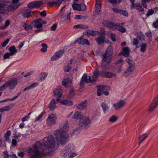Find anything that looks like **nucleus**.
I'll return each instance as SVG.
<instances>
[{"mask_svg":"<svg viewBox=\"0 0 158 158\" xmlns=\"http://www.w3.org/2000/svg\"><path fill=\"white\" fill-rule=\"evenodd\" d=\"M103 92H104V91H102L101 89H98L97 92V95L98 96H100L103 94Z\"/></svg>","mask_w":158,"mask_h":158,"instance_id":"69168bd1","label":"nucleus"},{"mask_svg":"<svg viewBox=\"0 0 158 158\" xmlns=\"http://www.w3.org/2000/svg\"><path fill=\"white\" fill-rule=\"evenodd\" d=\"M13 105L14 104H10L8 106H4L2 107V108L4 111H8L10 110L11 109V108L13 107Z\"/></svg>","mask_w":158,"mask_h":158,"instance_id":"4c0bfd02","label":"nucleus"},{"mask_svg":"<svg viewBox=\"0 0 158 158\" xmlns=\"http://www.w3.org/2000/svg\"><path fill=\"white\" fill-rule=\"evenodd\" d=\"M5 5L0 3V13H5L6 10L5 9Z\"/></svg>","mask_w":158,"mask_h":158,"instance_id":"c9c22d12","label":"nucleus"},{"mask_svg":"<svg viewBox=\"0 0 158 158\" xmlns=\"http://www.w3.org/2000/svg\"><path fill=\"white\" fill-rule=\"evenodd\" d=\"M123 60L121 59L115 61L114 64L116 65L119 64L122 65H123Z\"/></svg>","mask_w":158,"mask_h":158,"instance_id":"5fc2aeb1","label":"nucleus"},{"mask_svg":"<svg viewBox=\"0 0 158 158\" xmlns=\"http://www.w3.org/2000/svg\"><path fill=\"white\" fill-rule=\"evenodd\" d=\"M87 101L86 100L81 102L77 106V108L80 110H83L86 107Z\"/></svg>","mask_w":158,"mask_h":158,"instance_id":"393cba45","label":"nucleus"},{"mask_svg":"<svg viewBox=\"0 0 158 158\" xmlns=\"http://www.w3.org/2000/svg\"><path fill=\"white\" fill-rule=\"evenodd\" d=\"M118 119V118L117 117L113 115L110 118L109 121L111 123H113L116 122L117 120Z\"/></svg>","mask_w":158,"mask_h":158,"instance_id":"f704fd0d","label":"nucleus"},{"mask_svg":"<svg viewBox=\"0 0 158 158\" xmlns=\"http://www.w3.org/2000/svg\"><path fill=\"white\" fill-rule=\"evenodd\" d=\"M99 33V32L98 31H94L91 30H88L83 32V34L86 35L95 36L98 35Z\"/></svg>","mask_w":158,"mask_h":158,"instance_id":"f8f14e48","label":"nucleus"},{"mask_svg":"<svg viewBox=\"0 0 158 158\" xmlns=\"http://www.w3.org/2000/svg\"><path fill=\"white\" fill-rule=\"evenodd\" d=\"M98 44H99L102 45L104 43H108L109 42L108 40H96Z\"/></svg>","mask_w":158,"mask_h":158,"instance_id":"603ef678","label":"nucleus"},{"mask_svg":"<svg viewBox=\"0 0 158 158\" xmlns=\"http://www.w3.org/2000/svg\"><path fill=\"white\" fill-rule=\"evenodd\" d=\"M76 44L82 45H89V43L88 40H76L74 42V44Z\"/></svg>","mask_w":158,"mask_h":158,"instance_id":"bb28decb","label":"nucleus"},{"mask_svg":"<svg viewBox=\"0 0 158 158\" xmlns=\"http://www.w3.org/2000/svg\"><path fill=\"white\" fill-rule=\"evenodd\" d=\"M33 11H31L28 10H25L22 12V16L25 18H28L30 17L31 14H33Z\"/></svg>","mask_w":158,"mask_h":158,"instance_id":"f3484780","label":"nucleus"},{"mask_svg":"<svg viewBox=\"0 0 158 158\" xmlns=\"http://www.w3.org/2000/svg\"><path fill=\"white\" fill-rule=\"evenodd\" d=\"M45 114V112H43L41 113V114L39 115L36 119L35 120L36 121H39L41 118Z\"/></svg>","mask_w":158,"mask_h":158,"instance_id":"0e129e2a","label":"nucleus"},{"mask_svg":"<svg viewBox=\"0 0 158 158\" xmlns=\"http://www.w3.org/2000/svg\"><path fill=\"white\" fill-rule=\"evenodd\" d=\"M71 81L69 78L64 79L62 82V84L63 85L66 87H68L70 85Z\"/></svg>","mask_w":158,"mask_h":158,"instance_id":"4be33fe9","label":"nucleus"},{"mask_svg":"<svg viewBox=\"0 0 158 158\" xmlns=\"http://www.w3.org/2000/svg\"><path fill=\"white\" fill-rule=\"evenodd\" d=\"M69 128V123L66 122L64 124L61 125L60 129L54 131L56 140L60 142L61 144L65 143L68 140V136L67 131Z\"/></svg>","mask_w":158,"mask_h":158,"instance_id":"f03ea898","label":"nucleus"},{"mask_svg":"<svg viewBox=\"0 0 158 158\" xmlns=\"http://www.w3.org/2000/svg\"><path fill=\"white\" fill-rule=\"evenodd\" d=\"M57 25L56 23L54 24L51 27V31H54L56 30L57 28Z\"/></svg>","mask_w":158,"mask_h":158,"instance_id":"680f3d73","label":"nucleus"},{"mask_svg":"<svg viewBox=\"0 0 158 158\" xmlns=\"http://www.w3.org/2000/svg\"><path fill=\"white\" fill-rule=\"evenodd\" d=\"M90 120L87 117H84L81 118L79 123V126L83 129H86L89 127Z\"/></svg>","mask_w":158,"mask_h":158,"instance_id":"39448f33","label":"nucleus"},{"mask_svg":"<svg viewBox=\"0 0 158 158\" xmlns=\"http://www.w3.org/2000/svg\"><path fill=\"white\" fill-rule=\"evenodd\" d=\"M10 24V22L9 20H7L5 22L4 25H3L2 26L0 27V29H4L6 28L8 26H9Z\"/></svg>","mask_w":158,"mask_h":158,"instance_id":"ea45409f","label":"nucleus"},{"mask_svg":"<svg viewBox=\"0 0 158 158\" xmlns=\"http://www.w3.org/2000/svg\"><path fill=\"white\" fill-rule=\"evenodd\" d=\"M123 23H116L115 30H117L122 33L125 32L126 31V29L123 27Z\"/></svg>","mask_w":158,"mask_h":158,"instance_id":"ddd939ff","label":"nucleus"},{"mask_svg":"<svg viewBox=\"0 0 158 158\" xmlns=\"http://www.w3.org/2000/svg\"><path fill=\"white\" fill-rule=\"evenodd\" d=\"M11 132L10 131H7L4 135V138L6 140H9V137L11 135Z\"/></svg>","mask_w":158,"mask_h":158,"instance_id":"c03bdc74","label":"nucleus"},{"mask_svg":"<svg viewBox=\"0 0 158 158\" xmlns=\"http://www.w3.org/2000/svg\"><path fill=\"white\" fill-rule=\"evenodd\" d=\"M102 72L99 71L98 70H96L94 73V75L92 78L94 82L95 81L99 75L101 76Z\"/></svg>","mask_w":158,"mask_h":158,"instance_id":"6ab92c4d","label":"nucleus"},{"mask_svg":"<svg viewBox=\"0 0 158 158\" xmlns=\"http://www.w3.org/2000/svg\"><path fill=\"white\" fill-rule=\"evenodd\" d=\"M110 22L108 20H104L102 22V24L104 26L108 27Z\"/></svg>","mask_w":158,"mask_h":158,"instance_id":"4d7b16f0","label":"nucleus"},{"mask_svg":"<svg viewBox=\"0 0 158 158\" xmlns=\"http://www.w3.org/2000/svg\"><path fill=\"white\" fill-rule=\"evenodd\" d=\"M43 141V143H41L42 146L45 153L47 155H52L54 151L58 148L59 146L58 142H60L57 141L52 135H48L44 138Z\"/></svg>","mask_w":158,"mask_h":158,"instance_id":"f257e3e1","label":"nucleus"},{"mask_svg":"<svg viewBox=\"0 0 158 158\" xmlns=\"http://www.w3.org/2000/svg\"><path fill=\"white\" fill-rule=\"evenodd\" d=\"M112 54V47L110 45L107 49L105 53L102 55V62L110 63L111 60Z\"/></svg>","mask_w":158,"mask_h":158,"instance_id":"20e7f679","label":"nucleus"},{"mask_svg":"<svg viewBox=\"0 0 158 158\" xmlns=\"http://www.w3.org/2000/svg\"><path fill=\"white\" fill-rule=\"evenodd\" d=\"M134 8H135L139 11L142 12L144 11V9L139 3H136L133 6V9Z\"/></svg>","mask_w":158,"mask_h":158,"instance_id":"c85d7f7f","label":"nucleus"},{"mask_svg":"<svg viewBox=\"0 0 158 158\" xmlns=\"http://www.w3.org/2000/svg\"><path fill=\"white\" fill-rule=\"evenodd\" d=\"M4 155L3 158H9V157H11V156H10L8 154V152L7 151H5L3 152Z\"/></svg>","mask_w":158,"mask_h":158,"instance_id":"bf43d9fd","label":"nucleus"},{"mask_svg":"<svg viewBox=\"0 0 158 158\" xmlns=\"http://www.w3.org/2000/svg\"><path fill=\"white\" fill-rule=\"evenodd\" d=\"M122 0H108V2L114 4H119Z\"/></svg>","mask_w":158,"mask_h":158,"instance_id":"8fccbe9b","label":"nucleus"},{"mask_svg":"<svg viewBox=\"0 0 158 158\" xmlns=\"http://www.w3.org/2000/svg\"><path fill=\"white\" fill-rule=\"evenodd\" d=\"M61 103L67 106H70L73 104L72 101L68 100H62L60 101Z\"/></svg>","mask_w":158,"mask_h":158,"instance_id":"c756f323","label":"nucleus"},{"mask_svg":"<svg viewBox=\"0 0 158 158\" xmlns=\"http://www.w3.org/2000/svg\"><path fill=\"white\" fill-rule=\"evenodd\" d=\"M10 56V53L8 52H7L4 55L3 58L4 59H6L9 58Z\"/></svg>","mask_w":158,"mask_h":158,"instance_id":"774afa93","label":"nucleus"},{"mask_svg":"<svg viewBox=\"0 0 158 158\" xmlns=\"http://www.w3.org/2000/svg\"><path fill=\"white\" fill-rule=\"evenodd\" d=\"M42 48L41 49V51L42 52H45L47 50V46L45 44H42Z\"/></svg>","mask_w":158,"mask_h":158,"instance_id":"09e8293b","label":"nucleus"},{"mask_svg":"<svg viewBox=\"0 0 158 158\" xmlns=\"http://www.w3.org/2000/svg\"><path fill=\"white\" fill-rule=\"evenodd\" d=\"M57 103L56 100L55 101L54 99H52L50 103L48 105V107L50 109V110H54L56 107V103Z\"/></svg>","mask_w":158,"mask_h":158,"instance_id":"aec40b11","label":"nucleus"},{"mask_svg":"<svg viewBox=\"0 0 158 158\" xmlns=\"http://www.w3.org/2000/svg\"><path fill=\"white\" fill-rule=\"evenodd\" d=\"M158 105V95L154 98L150 106L148 111L151 112L153 111Z\"/></svg>","mask_w":158,"mask_h":158,"instance_id":"9d476101","label":"nucleus"},{"mask_svg":"<svg viewBox=\"0 0 158 158\" xmlns=\"http://www.w3.org/2000/svg\"><path fill=\"white\" fill-rule=\"evenodd\" d=\"M9 86L7 81H6L0 87V91H2Z\"/></svg>","mask_w":158,"mask_h":158,"instance_id":"de8ad7c7","label":"nucleus"},{"mask_svg":"<svg viewBox=\"0 0 158 158\" xmlns=\"http://www.w3.org/2000/svg\"><path fill=\"white\" fill-rule=\"evenodd\" d=\"M98 89H101L102 91L104 90H109L110 89V87L108 86H102L100 85L98 87Z\"/></svg>","mask_w":158,"mask_h":158,"instance_id":"a18cd8bd","label":"nucleus"},{"mask_svg":"<svg viewBox=\"0 0 158 158\" xmlns=\"http://www.w3.org/2000/svg\"><path fill=\"white\" fill-rule=\"evenodd\" d=\"M35 8L40 7L43 4V2L41 1H38L34 2Z\"/></svg>","mask_w":158,"mask_h":158,"instance_id":"a19ab883","label":"nucleus"},{"mask_svg":"<svg viewBox=\"0 0 158 158\" xmlns=\"http://www.w3.org/2000/svg\"><path fill=\"white\" fill-rule=\"evenodd\" d=\"M70 13H69L68 15L67 16V18L66 19V23H69L71 21L70 20Z\"/></svg>","mask_w":158,"mask_h":158,"instance_id":"052dcab7","label":"nucleus"},{"mask_svg":"<svg viewBox=\"0 0 158 158\" xmlns=\"http://www.w3.org/2000/svg\"><path fill=\"white\" fill-rule=\"evenodd\" d=\"M119 14L126 16H127L128 15V13L127 11L125 10H121Z\"/></svg>","mask_w":158,"mask_h":158,"instance_id":"13d9d810","label":"nucleus"},{"mask_svg":"<svg viewBox=\"0 0 158 158\" xmlns=\"http://www.w3.org/2000/svg\"><path fill=\"white\" fill-rule=\"evenodd\" d=\"M22 25L26 31H29L32 29V27L31 25V24H29L24 22H23L22 23Z\"/></svg>","mask_w":158,"mask_h":158,"instance_id":"412c9836","label":"nucleus"},{"mask_svg":"<svg viewBox=\"0 0 158 158\" xmlns=\"http://www.w3.org/2000/svg\"><path fill=\"white\" fill-rule=\"evenodd\" d=\"M88 18V17L87 16H82V15H76L75 16V19H87Z\"/></svg>","mask_w":158,"mask_h":158,"instance_id":"3c124183","label":"nucleus"},{"mask_svg":"<svg viewBox=\"0 0 158 158\" xmlns=\"http://www.w3.org/2000/svg\"><path fill=\"white\" fill-rule=\"evenodd\" d=\"M71 69V67L68 65L64 67V71L65 72H68Z\"/></svg>","mask_w":158,"mask_h":158,"instance_id":"864d4df0","label":"nucleus"},{"mask_svg":"<svg viewBox=\"0 0 158 158\" xmlns=\"http://www.w3.org/2000/svg\"><path fill=\"white\" fill-rule=\"evenodd\" d=\"M116 23H114L110 22L108 27L110 28V29L115 30Z\"/></svg>","mask_w":158,"mask_h":158,"instance_id":"79ce46f5","label":"nucleus"},{"mask_svg":"<svg viewBox=\"0 0 158 158\" xmlns=\"http://www.w3.org/2000/svg\"><path fill=\"white\" fill-rule=\"evenodd\" d=\"M101 107L104 113H106L109 109V106L106 103L104 102L101 104Z\"/></svg>","mask_w":158,"mask_h":158,"instance_id":"2f4dec72","label":"nucleus"},{"mask_svg":"<svg viewBox=\"0 0 158 158\" xmlns=\"http://www.w3.org/2000/svg\"><path fill=\"white\" fill-rule=\"evenodd\" d=\"M81 6L80 4L74 3L72 5V7L74 10L81 11Z\"/></svg>","mask_w":158,"mask_h":158,"instance_id":"473e14b6","label":"nucleus"},{"mask_svg":"<svg viewBox=\"0 0 158 158\" xmlns=\"http://www.w3.org/2000/svg\"><path fill=\"white\" fill-rule=\"evenodd\" d=\"M101 76L108 78H111L115 77L116 75L110 72L102 71V72Z\"/></svg>","mask_w":158,"mask_h":158,"instance_id":"4468645a","label":"nucleus"},{"mask_svg":"<svg viewBox=\"0 0 158 158\" xmlns=\"http://www.w3.org/2000/svg\"><path fill=\"white\" fill-rule=\"evenodd\" d=\"M18 7L14 6L12 5H10L8 6L7 7V9L5 10L6 12L5 13L8 14L9 12L12 11L13 10L16 9Z\"/></svg>","mask_w":158,"mask_h":158,"instance_id":"cd10ccee","label":"nucleus"},{"mask_svg":"<svg viewBox=\"0 0 158 158\" xmlns=\"http://www.w3.org/2000/svg\"><path fill=\"white\" fill-rule=\"evenodd\" d=\"M148 136V135L146 133H144L142 135H140L138 138L139 141V144H140L142 143L144 139Z\"/></svg>","mask_w":158,"mask_h":158,"instance_id":"a878e982","label":"nucleus"},{"mask_svg":"<svg viewBox=\"0 0 158 158\" xmlns=\"http://www.w3.org/2000/svg\"><path fill=\"white\" fill-rule=\"evenodd\" d=\"M135 69V64H130L127 68V70L125 72L124 76L126 77H127L131 75L134 71Z\"/></svg>","mask_w":158,"mask_h":158,"instance_id":"6e6552de","label":"nucleus"},{"mask_svg":"<svg viewBox=\"0 0 158 158\" xmlns=\"http://www.w3.org/2000/svg\"><path fill=\"white\" fill-rule=\"evenodd\" d=\"M48 75L47 73H42L39 75L40 79L42 81H44Z\"/></svg>","mask_w":158,"mask_h":158,"instance_id":"e433bc0d","label":"nucleus"},{"mask_svg":"<svg viewBox=\"0 0 158 158\" xmlns=\"http://www.w3.org/2000/svg\"><path fill=\"white\" fill-rule=\"evenodd\" d=\"M73 28H74L87 29L88 28V27L84 25L79 24L75 25Z\"/></svg>","mask_w":158,"mask_h":158,"instance_id":"72a5a7b5","label":"nucleus"},{"mask_svg":"<svg viewBox=\"0 0 158 158\" xmlns=\"http://www.w3.org/2000/svg\"><path fill=\"white\" fill-rule=\"evenodd\" d=\"M126 102L124 100H121L116 103L113 104V106L116 110H119L123 107L125 104Z\"/></svg>","mask_w":158,"mask_h":158,"instance_id":"9b49d317","label":"nucleus"},{"mask_svg":"<svg viewBox=\"0 0 158 158\" xmlns=\"http://www.w3.org/2000/svg\"><path fill=\"white\" fill-rule=\"evenodd\" d=\"M129 49L128 47L124 48L123 49L122 55L125 57H128L129 55Z\"/></svg>","mask_w":158,"mask_h":158,"instance_id":"5701e85b","label":"nucleus"},{"mask_svg":"<svg viewBox=\"0 0 158 158\" xmlns=\"http://www.w3.org/2000/svg\"><path fill=\"white\" fill-rule=\"evenodd\" d=\"M82 79V80L86 83H93L94 82L93 79H91V77L90 76H87V75L86 74H83Z\"/></svg>","mask_w":158,"mask_h":158,"instance_id":"a211bd4d","label":"nucleus"},{"mask_svg":"<svg viewBox=\"0 0 158 158\" xmlns=\"http://www.w3.org/2000/svg\"><path fill=\"white\" fill-rule=\"evenodd\" d=\"M9 86L11 89H14L15 86L17 84V80L15 79H12L10 81H7Z\"/></svg>","mask_w":158,"mask_h":158,"instance_id":"2eb2a0df","label":"nucleus"},{"mask_svg":"<svg viewBox=\"0 0 158 158\" xmlns=\"http://www.w3.org/2000/svg\"><path fill=\"white\" fill-rule=\"evenodd\" d=\"M9 50L10 52V56L13 55L15 53L17 52V50L16 49L15 47L14 46L10 47L9 48Z\"/></svg>","mask_w":158,"mask_h":158,"instance_id":"7c9ffc66","label":"nucleus"},{"mask_svg":"<svg viewBox=\"0 0 158 158\" xmlns=\"http://www.w3.org/2000/svg\"><path fill=\"white\" fill-rule=\"evenodd\" d=\"M69 94L70 97H72L74 94V90L73 89H71L70 90L69 92Z\"/></svg>","mask_w":158,"mask_h":158,"instance_id":"338daca9","label":"nucleus"},{"mask_svg":"<svg viewBox=\"0 0 158 158\" xmlns=\"http://www.w3.org/2000/svg\"><path fill=\"white\" fill-rule=\"evenodd\" d=\"M147 44L145 43L142 44L141 47L140 51L141 52H145L147 47Z\"/></svg>","mask_w":158,"mask_h":158,"instance_id":"37998d69","label":"nucleus"},{"mask_svg":"<svg viewBox=\"0 0 158 158\" xmlns=\"http://www.w3.org/2000/svg\"><path fill=\"white\" fill-rule=\"evenodd\" d=\"M154 12V10L152 9H151L148 11L147 13V16H149L150 15H152V14H153Z\"/></svg>","mask_w":158,"mask_h":158,"instance_id":"e2e57ef3","label":"nucleus"},{"mask_svg":"<svg viewBox=\"0 0 158 158\" xmlns=\"http://www.w3.org/2000/svg\"><path fill=\"white\" fill-rule=\"evenodd\" d=\"M95 8V13L97 14H98L101 11L100 0H96Z\"/></svg>","mask_w":158,"mask_h":158,"instance_id":"dca6fc26","label":"nucleus"},{"mask_svg":"<svg viewBox=\"0 0 158 158\" xmlns=\"http://www.w3.org/2000/svg\"><path fill=\"white\" fill-rule=\"evenodd\" d=\"M62 89L60 87H57L54 90V95L58 98L56 99V101L57 102H59L60 100V98L62 96Z\"/></svg>","mask_w":158,"mask_h":158,"instance_id":"1a4fd4ad","label":"nucleus"},{"mask_svg":"<svg viewBox=\"0 0 158 158\" xmlns=\"http://www.w3.org/2000/svg\"><path fill=\"white\" fill-rule=\"evenodd\" d=\"M64 50H59L56 52L55 54L56 55V56L58 58H60L62 55L64 53Z\"/></svg>","mask_w":158,"mask_h":158,"instance_id":"58836bf2","label":"nucleus"},{"mask_svg":"<svg viewBox=\"0 0 158 158\" xmlns=\"http://www.w3.org/2000/svg\"><path fill=\"white\" fill-rule=\"evenodd\" d=\"M28 6L29 8H35V5L34 3V2H32L31 3H29L28 4Z\"/></svg>","mask_w":158,"mask_h":158,"instance_id":"6e6d98bb","label":"nucleus"},{"mask_svg":"<svg viewBox=\"0 0 158 158\" xmlns=\"http://www.w3.org/2000/svg\"><path fill=\"white\" fill-rule=\"evenodd\" d=\"M73 149L70 145H68L62 152L61 155L65 158H73L77 154L73 152Z\"/></svg>","mask_w":158,"mask_h":158,"instance_id":"7ed1b4c3","label":"nucleus"},{"mask_svg":"<svg viewBox=\"0 0 158 158\" xmlns=\"http://www.w3.org/2000/svg\"><path fill=\"white\" fill-rule=\"evenodd\" d=\"M83 118L81 113L78 111L76 112L73 115V118L75 119H81Z\"/></svg>","mask_w":158,"mask_h":158,"instance_id":"b1692460","label":"nucleus"},{"mask_svg":"<svg viewBox=\"0 0 158 158\" xmlns=\"http://www.w3.org/2000/svg\"><path fill=\"white\" fill-rule=\"evenodd\" d=\"M138 40H143L144 39V35L141 32H139L137 34Z\"/></svg>","mask_w":158,"mask_h":158,"instance_id":"49530a36","label":"nucleus"},{"mask_svg":"<svg viewBox=\"0 0 158 158\" xmlns=\"http://www.w3.org/2000/svg\"><path fill=\"white\" fill-rule=\"evenodd\" d=\"M41 21V19H38L31 23V24H33V26L35 28H38V29L35 31L36 32L41 31L42 29L40 28L42 27L41 23L42 22Z\"/></svg>","mask_w":158,"mask_h":158,"instance_id":"423d86ee","label":"nucleus"},{"mask_svg":"<svg viewBox=\"0 0 158 158\" xmlns=\"http://www.w3.org/2000/svg\"><path fill=\"white\" fill-rule=\"evenodd\" d=\"M56 114H50L48 115L47 120V123L49 126H52L56 123Z\"/></svg>","mask_w":158,"mask_h":158,"instance_id":"0eeeda50","label":"nucleus"}]
</instances>
